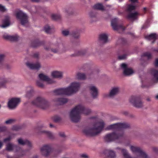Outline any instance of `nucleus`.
Returning <instances> with one entry per match:
<instances>
[{
  "label": "nucleus",
  "instance_id": "nucleus-1",
  "mask_svg": "<svg viewBox=\"0 0 158 158\" xmlns=\"http://www.w3.org/2000/svg\"><path fill=\"white\" fill-rule=\"evenodd\" d=\"M129 127V124L126 123H118L109 126L108 127V129L114 130L116 131L106 135L104 138L105 141L110 142L114 140H121L124 136V133L122 130Z\"/></svg>",
  "mask_w": 158,
  "mask_h": 158
},
{
  "label": "nucleus",
  "instance_id": "nucleus-2",
  "mask_svg": "<svg viewBox=\"0 0 158 158\" xmlns=\"http://www.w3.org/2000/svg\"><path fill=\"white\" fill-rule=\"evenodd\" d=\"M91 112L90 109L85 108L83 105L79 104L71 110L69 113V116L73 122L77 123L81 119V114L88 115Z\"/></svg>",
  "mask_w": 158,
  "mask_h": 158
},
{
  "label": "nucleus",
  "instance_id": "nucleus-3",
  "mask_svg": "<svg viewBox=\"0 0 158 158\" xmlns=\"http://www.w3.org/2000/svg\"><path fill=\"white\" fill-rule=\"evenodd\" d=\"M80 87V83L74 82L67 88L58 89L54 90L53 92L55 95H70L77 92Z\"/></svg>",
  "mask_w": 158,
  "mask_h": 158
},
{
  "label": "nucleus",
  "instance_id": "nucleus-4",
  "mask_svg": "<svg viewBox=\"0 0 158 158\" xmlns=\"http://www.w3.org/2000/svg\"><path fill=\"white\" fill-rule=\"evenodd\" d=\"M104 123L103 121L97 123L94 127L90 128L87 127L84 128L83 132L86 135L94 136L100 132L104 126Z\"/></svg>",
  "mask_w": 158,
  "mask_h": 158
},
{
  "label": "nucleus",
  "instance_id": "nucleus-5",
  "mask_svg": "<svg viewBox=\"0 0 158 158\" xmlns=\"http://www.w3.org/2000/svg\"><path fill=\"white\" fill-rule=\"evenodd\" d=\"M130 149L132 152L136 155V157L135 158H147L148 157L146 154L139 147L131 146L130 147ZM121 151L124 158H132L126 150L122 149Z\"/></svg>",
  "mask_w": 158,
  "mask_h": 158
},
{
  "label": "nucleus",
  "instance_id": "nucleus-6",
  "mask_svg": "<svg viewBox=\"0 0 158 158\" xmlns=\"http://www.w3.org/2000/svg\"><path fill=\"white\" fill-rule=\"evenodd\" d=\"M34 106L43 109L47 108L49 106V102L44 98L38 97L32 102Z\"/></svg>",
  "mask_w": 158,
  "mask_h": 158
},
{
  "label": "nucleus",
  "instance_id": "nucleus-7",
  "mask_svg": "<svg viewBox=\"0 0 158 158\" xmlns=\"http://www.w3.org/2000/svg\"><path fill=\"white\" fill-rule=\"evenodd\" d=\"M16 16L17 18L20 20L23 26L27 27L29 25L28 17L26 13H23L21 10H19L17 12Z\"/></svg>",
  "mask_w": 158,
  "mask_h": 158
},
{
  "label": "nucleus",
  "instance_id": "nucleus-8",
  "mask_svg": "<svg viewBox=\"0 0 158 158\" xmlns=\"http://www.w3.org/2000/svg\"><path fill=\"white\" fill-rule=\"evenodd\" d=\"M111 25L114 30L118 31L119 32L123 31L125 29V28L123 26L118 25V20L117 18H115L112 20Z\"/></svg>",
  "mask_w": 158,
  "mask_h": 158
},
{
  "label": "nucleus",
  "instance_id": "nucleus-9",
  "mask_svg": "<svg viewBox=\"0 0 158 158\" xmlns=\"http://www.w3.org/2000/svg\"><path fill=\"white\" fill-rule=\"evenodd\" d=\"M130 102L137 108H139L143 106V103L140 98L138 97H132L130 99Z\"/></svg>",
  "mask_w": 158,
  "mask_h": 158
},
{
  "label": "nucleus",
  "instance_id": "nucleus-10",
  "mask_svg": "<svg viewBox=\"0 0 158 158\" xmlns=\"http://www.w3.org/2000/svg\"><path fill=\"white\" fill-rule=\"evenodd\" d=\"M20 102V100L19 98H12L8 102V106L10 109H14L16 107Z\"/></svg>",
  "mask_w": 158,
  "mask_h": 158
},
{
  "label": "nucleus",
  "instance_id": "nucleus-11",
  "mask_svg": "<svg viewBox=\"0 0 158 158\" xmlns=\"http://www.w3.org/2000/svg\"><path fill=\"white\" fill-rule=\"evenodd\" d=\"M121 67L123 69V74L125 76H129L134 73L133 71L131 69L127 68V65L125 63L121 64Z\"/></svg>",
  "mask_w": 158,
  "mask_h": 158
},
{
  "label": "nucleus",
  "instance_id": "nucleus-12",
  "mask_svg": "<svg viewBox=\"0 0 158 158\" xmlns=\"http://www.w3.org/2000/svg\"><path fill=\"white\" fill-rule=\"evenodd\" d=\"M40 151L43 155L47 156L51 152V149L49 145H44L41 148Z\"/></svg>",
  "mask_w": 158,
  "mask_h": 158
},
{
  "label": "nucleus",
  "instance_id": "nucleus-13",
  "mask_svg": "<svg viewBox=\"0 0 158 158\" xmlns=\"http://www.w3.org/2000/svg\"><path fill=\"white\" fill-rule=\"evenodd\" d=\"M26 65L29 69L33 70H38L41 67V64L38 62H37L35 63H33L28 62L26 63Z\"/></svg>",
  "mask_w": 158,
  "mask_h": 158
},
{
  "label": "nucleus",
  "instance_id": "nucleus-14",
  "mask_svg": "<svg viewBox=\"0 0 158 158\" xmlns=\"http://www.w3.org/2000/svg\"><path fill=\"white\" fill-rule=\"evenodd\" d=\"M90 93L93 98H96L98 94V90L97 88L92 85L89 86Z\"/></svg>",
  "mask_w": 158,
  "mask_h": 158
},
{
  "label": "nucleus",
  "instance_id": "nucleus-15",
  "mask_svg": "<svg viewBox=\"0 0 158 158\" xmlns=\"http://www.w3.org/2000/svg\"><path fill=\"white\" fill-rule=\"evenodd\" d=\"M38 76L40 80L42 81H45L48 84H52L54 82V81L50 79L48 76L43 73L40 74Z\"/></svg>",
  "mask_w": 158,
  "mask_h": 158
},
{
  "label": "nucleus",
  "instance_id": "nucleus-16",
  "mask_svg": "<svg viewBox=\"0 0 158 158\" xmlns=\"http://www.w3.org/2000/svg\"><path fill=\"white\" fill-rule=\"evenodd\" d=\"M52 51L54 53H61L66 51L65 47L63 44H60L59 45L58 48L57 49H52Z\"/></svg>",
  "mask_w": 158,
  "mask_h": 158
},
{
  "label": "nucleus",
  "instance_id": "nucleus-17",
  "mask_svg": "<svg viewBox=\"0 0 158 158\" xmlns=\"http://www.w3.org/2000/svg\"><path fill=\"white\" fill-rule=\"evenodd\" d=\"M19 148L17 146L9 143L6 145V149L9 151H11L15 149L16 151H18Z\"/></svg>",
  "mask_w": 158,
  "mask_h": 158
},
{
  "label": "nucleus",
  "instance_id": "nucleus-18",
  "mask_svg": "<svg viewBox=\"0 0 158 158\" xmlns=\"http://www.w3.org/2000/svg\"><path fill=\"white\" fill-rule=\"evenodd\" d=\"M4 39L10 40L11 41H15L18 40V37L17 35H10L5 34L3 35Z\"/></svg>",
  "mask_w": 158,
  "mask_h": 158
},
{
  "label": "nucleus",
  "instance_id": "nucleus-19",
  "mask_svg": "<svg viewBox=\"0 0 158 158\" xmlns=\"http://www.w3.org/2000/svg\"><path fill=\"white\" fill-rule=\"evenodd\" d=\"M119 89L118 87H114L111 90L109 97L110 98L113 97L114 95L118 94L119 91Z\"/></svg>",
  "mask_w": 158,
  "mask_h": 158
},
{
  "label": "nucleus",
  "instance_id": "nucleus-20",
  "mask_svg": "<svg viewBox=\"0 0 158 158\" xmlns=\"http://www.w3.org/2000/svg\"><path fill=\"white\" fill-rule=\"evenodd\" d=\"M3 24L0 26L2 28H6L10 25V19L8 16L5 17V19L2 21Z\"/></svg>",
  "mask_w": 158,
  "mask_h": 158
},
{
  "label": "nucleus",
  "instance_id": "nucleus-21",
  "mask_svg": "<svg viewBox=\"0 0 158 158\" xmlns=\"http://www.w3.org/2000/svg\"><path fill=\"white\" fill-rule=\"evenodd\" d=\"M9 82L8 79L4 77H0V88L6 87V84Z\"/></svg>",
  "mask_w": 158,
  "mask_h": 158
},
{
  "label": "nucleus",
  "instance_id": "nucleus-22",
  "mask_svg": "<svg viewBox=\"0 0 158 158\" xmlns=\"http://www.w3.org/2000/svg\"><path fill=\"white\" fill-rule=\"evenodd\" d=\"M152 75L153 76L152 80L154 83L158 82V70L153 69L152 71Z\"/></svg>",
  "mask_w": 158,
  "mask_h": 158
},
{
  "label": "nucleus",
  "instance_id": "nucleus-23",
  "mask_svg": "<svg viewBox=\"0 0 158 158\" xmlns=\"http://www.w3.org/2000/svg\"><path fill=\"white\" fill-rule=\"evenodd\" d=\"M19 143L22 145H27L28 147H31L32 145L31 143L28 140H23L22 139H19L18 140Z\"/></svg>",
  "mask_w": 158,
  "mask_h": 158
},
{
  "label": "nucleus",
  "instance_id": "nucleus-24",
  "mask_svg": "<svg viewBox=\"0 0 158 158\" xmlns=\"http://www.w3.org/2000/svg\"><path fill=\"white\" fill-rule=\"evenodd\" d=\"M138 15L139 13L137 12H135L134 13H131L127 15V18L128 19L132 20H135L137 18Z\"/></svg>",
  "mask_w": 158,
  "mask_h": 158
},
{
  "label": "nucleus",
  "instance_id": "nucleus-25",
  "mask_svg": "<svg viewBox=\"0 0 158 158\" xmlns=\"http://www.w3.org/2000/svg\"><path fill=\"white\" fill-rule=\"evenodd\" d=\"M108 36L106 34H101L99 36V39L101 43H106L107 41Z\"/></svg>",
  "mask_w": 158,
  "mask_h": 158
},
{
  "label": "nucleus",
  "instance_id": "nucleus-26",
  "mask_svg": "<svg viewBox=\"0 0 158 158\" xmlns=\"http://www.w3.org/2000/svg\"><path fill=\"white\" fill-rule=\"evenodd\" d=\"M157 36L156 35V34L155 33H152L149 35L145 36V38L148 40H153V41L152 43H153L154 41L157 38Z\"/></svg>",
  "mask_w": 158,
  "mask_h": 158
},
{
  "label": "nucleus",
  "instance_id": "nucleus-27",
  "mask_svg": "<svg viewBox=\"0 0 158 158\" xmlns=\"http://www.w3.org/2000/svg\"><path fill=\"white\" fill-rule=\"evenodd\" d=\"M54 101L60 105H62L67 102L68 100L66 98H60L55 99Z\"/></svg>",
  "mask_w": 158,
  "mask_h": 158
},
{
  "label": "nucleus",
  "instance_id": "nucleus-28",
  "mask_svg": "<svg viewBox=\"0 0 158 158\" xmlns=\"http://www.w3.org/2000/svg\"><path fill=\"white\" fill-rule=\"evenodd\" d=\"M52 76L54 78H61L62 77V73L59 71H54L52 73Z\"/></svg>",
  "mask_w": 158,
  "mask_h": 158
},
{
  "label": "nucleus",
  "instance_id": "nucleus-29",
  "mask_svg": "<svg viewBox=\"0 0 158 158\" xmlns=\"http://www.w3.org/2000/svg\"><path fill=\"white\" fill-rule=\"evenodd\" d=\"M43 44V42H40L38 40H36L32 42L31 46L33 48H36L42 45Z\"/></svg>",
  "mask_w": 158,
  "mask_h": 158
},
{
  "label": "nucleus",
  "instance_id": "nucleus-30",
  "mask_svg": "<svg viewBox=\"0 0 158 158\" xmlns=\"http://www.w3.org/2000/svg\"><path fill=\"white\" fill-rule=\"evenodd\" d=\"M77 77L80 80H85L86 79V76L85 73H78L77 74Z\"/></svg>",
  "mask_w": 158,
  "mask_h": 158
},
{
  "label": "nucleus",
  "instance_id": "nucleus-31",
  "mask_svg": "<svg viewBox=\"0 0 158 158\" xmlns=\"http://www.w3.org/2000/svg\"><path fill=\"white\" fill-rule=\"evenodd\" d=\"M93 8L95 9L99 10H103L104 7L101 4L98 3L95 5L93 6Z\"/></svg>",
  "mask_w": 158,
  "mask_h": 158
},
{
  "label": "nucleus",
  "instance_id": "nucleus-32",
  "mask_svg": "<svg viewBox=\"0 0 158 158\" xmlns=\"http://www.w3.org/2000/svg\"><path fill=\"white\" fill-rule=\"evenodd\" d=\"M28 88L29 89V90L27 91L26 93V96L28 98L32 95L34 93V90L31 87H29Z\"/></svg>",
  "mask_w": 158,
  "mask_h": 158
},
{
  "label": "nucleus",
  "instance_id": "nucleus-33",
  "mask_svg": "<svg viewBox=\"0 0 158 158\" xmlns=\"http://www.w3.org/2000/svg\"><path fill=\"white\" fill-rule=\"evenodd\" d=\"M106 152L108 153V156L111 158H114L116 156L115 153L112 150H107Z\"/></svg>",
  "mask_w": 158,
  "mask_h": 158
},
{
  "label": "nucleus",
  "instance_id": "nucleus-34",
  "mask_svg": "<svg viewBox=\"0 0 158 158\" xmlns=\"http://www.w3.org/2000/svg\"><path fill=\"white\" fill-rule=\"evenodd\" d=\"M146 57L148 59H150L151 58L152 56L150 53L149 52H147L143 53L142 56V57Z\"/></svg>",
  "mask_w": 158,
  "mask_h": 158
},
{
  "label": "nucleus",
  "instance_id": "nucleus-35",
  "mask_svg": "<svg viewBox=\"0 0 158 158\" xmlns=\"http://www.w3.org/2000/svg\"><path fill=\"white\" fill-rule=\"evenodd\" d=\"M135 6L132 4L129 5L127 7V11L129 12H131L132 10L135 9Z\"/></svg>",
  "mask_w": 158,
  "mask_h": 158
},
{
  "label": "nucleus",
  "instance_id": "nucleus-36",
  "mask_svg": "<svg viewBox=\"0 0 158 158\" xmlns=\"http://www.w3.org/2000/svg\"><path fill=\"white\" fill-rule=\"evenodd\" d=\"M42 132L45 133L46 135L50 138L52 139L53 138V134L50 132L47 131H43Z\"/></svg>",
  "mask_w": 158,
  "mask_h": 158
},
{
  "label": "nucleus",
  "instance_id": "nucleus-37",
  "mask_svg": "<svg viewBox=\"0 0 158 158\" xmlns=\"http://www.w3.org/2000/svg\"><path fill=\"white\" fill-rule=\"evenodd\" d=\"M44 30L46 33L49 34L51 33L52 29L48 26L47 25L44 27Z\"/></svg>",
  "mask_w": 158,
  "mask_h": 158
},
{
  "label": "nucleus",
  "instance_id": "nucleus-38",
  "mask_svg": "<svg viewBox=\"0 0 158 158\" xmlns=\"http://www.w3.org/2000/svg\"><path fill=\"white\" fill-rule=\"evenodd\" d=\"M86 52L85 49H83L80 50L77 52V54H76V56L82 55L84 54Z\"/></svg>",
  "mask_w": 158,
  "mask_h": 158
},
{
  "label": "nucleus",
  "instance_id": "nucleus-39",
  "mask_svg": "<svg viewBox=\"0 0 158 158\" xmlns=\"http://www.w3.org/2000/svg\"><path fill=\"white\" fill-rule=\"evenodd\" d=\"M51 18L53 19L56 20L60 18V16L59 15L53 14L51 15Z\"/></svg>",
  "mask_w": 158,
  "mask_h": 158
},
{
  "label": "nucleus",
  "instance_id": "nucleus-40",
  "mask_svg": "<svg viewBox=\"0 0 158 158\" xmlns=\"http://www.w3.org/2000/svg\"><path fill=\"white\" fill-rule=\"evenodd\" d=\"M37 85L41 88H43L44 87V85L42 81H40V80L37 81L36 82Z\"/></svg>",
  "mask_w": 158,
  "mask_h": 158
},
{
  "label": "nucleus",
  "instance_id": "nucleus-41",
  "mask_svg": "<svg viewBox=\"0 0 158 158\" xmlns=\"http://www.w3.org/2000/svg\"><path fill=\"white\" fill-rule=\"evenodd\" d=\"M15 121L14 119H10L5 121V123L7 124H10L13 123Z\"/></svg>",
  "mask_w": 158,
  "mask_h": 158
},
{
  "label": "nucleus",
  "instance_id": "nucleus-42",
  "mask_svg": "<svg viewBox=\"0 0 158 158\" xmlns=\"http://www.w3.org/2000/svg\"><path fill=\"white\" fill-rule=\"evenodd\" d=\"M126 55L123 54L122 55L119 56L118 57V58L119 60H122L125 59L126 58Z\"/></svg>",
  "mask_w": 158,
  "mask_h": 158
},
{
  "label": "nucleus",
  "instance_id": "nucleus-43",
  "mask_svg": "<svg viewBox=\"0 0 158 158\" xmlns=\"http://www.w3.org/2000/svg\"><path fill=\"white\" fill-rule=\"evenodd\" d=\"M62 34L64 36H66L69 34V32L68 30H64L62 31Z\"/></svg>",
  "mask_w": 158,
  "mask_h": 158
},
{
  "label": "nucleus",
  "instance_id": "nucleus-44",
  "mask_svg": "<svg viewBox=\"0 0 158 158\" xmlns=\"http://www.w3.org/2000/svg\"><path fill=\"white\" fill-rule=\"evenodd\" d=\"M5 55L0 54V64L1 63L5 58Z\"/></svg>",
  "mask_w": 158,
  "mask_h": 158
},
{
  "label": "nucleus",
  "instance_id": "nucleus-45",
  "mask_svg": "<svg viewBox=\"0 0 158 158\" xmlns=\"http://www.w3.org/2000/svg\"><path fill=\"white\" fill-rule=\"evenodd\" d=\"M6 128L5 127L0 126V132H3L6 130Z\"/></svg>",
  "mask_w": 158,
  "mask_h": 158
},
{
  "label": "nucleus",
  "instance_id": "nucleus-46",
  "mask_svg": "<svg viewBox=\"0 0 158 158\" xmlns=\"http://www.w3.org/2000/svg\"><path fill=\"white\" fill-rule=\"evenodd\" d=\"M96 15V14L93 12H91L89 13V16L91 18L95 17Z\"/></svg>",
  "mask_w": 158,
  "mask_h": 158
},
{
  "label": "nucleus",
  "instance_id": "nucleus-47",
  "mask_svg": "<svg viewBox=\"0 0 158 158\" xmlns=\"http://www.w3.org/2000/svg\"><path fill=\"white\" fill-rule=\"evenodd\" d=\"M80 157L82 158H88V156L85 153H83L81 154L80 155Z\"/></svg>",
  "mask_w": 158,
  "mask_h": 158
},
{
  "label": "nucleus",
  "instance_id": "nucleus-48",
  "mask_svg": "<svg viewBox=\"0 0 158 158\" xmlns=\"http://www.w3.org/2000/svg\"><path fill=\"white\" fill-rule=\"evenodd\" d=\"M6 10V9L5 7L0 4V10L2 11H5Z\"/></svg>",
  "mask_w": 158,
  "mask_h": 158
},
{
  "label": "nucleus",
  "instance_id": "nucleus-49",
  "mask_svg": "<svg viewBox=\"0 0 158 158\" xmlns=\"http://www.w3.org/2000/svg\"><path fill=\"white\" fill-rule=\"evenodd\" d=\"M11 139V138L10 137H9L5 139L3 141L4 142H9L10 141V139Z\"/></svg>",
  "mask_w": 158,
  "mask_h": 158
},
{
  "label": "nucleus",
  "instance_id": "nucleus-50",
  "mask_svg": "<svg viewBox=\"0 0 158 158\" xmlns=\"http://www.w3.org/2000/svg\"><path fill=\"white\" fill-rule=\"evenodd\" d=\"M73 37L75 38H78L79 36V34L77 33V34H76V35L75 33H74L73 34Z\"/></svg>",
  "mask_w": 158,
  "mask_h": 158
},
{
  "label": "nucleus",
  "instance_id": "nucleus-51",
  "mask_svg": "<svg viewBox=\"0 0 158 158\" xmlns=\"http://www.w3.org/2000/svg\"><path fill=\"white\" fill-rule=\"evenodd\" d=\"M60 120V118L59 117H56L54 119V121L56 122H58Z\"/></svg>",
  "mask_w": 158,
  "mask_h": 158
},
{
  "label": "nucleus",
  "instance_id": "nucleus-52",
  "mask_svg": "<svg viewBox=\"0 0 158 158\" xmlns=\"http://www.w3.org/2000/svg\"><path fill=\"white\" fill-rule=\"evenodd\" d=\"M59 135L61 137H65V134L63 132H60L59 133Z\"/></svg>",
  "mask_w": 158,
  "mask_h": 158
},
{
  "label": "nucleus",
  "instance_id": "nucleus-53",
  "mask_svg": "<svg viewBox=\"0 0 158 158\" xmlns=\"http://www.w3.org/2000/svg\"><path fill=\"white\" fill-rule=\"evenodd\" d=\"M39 56V54L38 53H35V54H34L33 55V57L35 58H38Z\"/></svg>",
  "mask_w": 158,
  "mask_h": 158
},
{
  "label": "nucleus",
  "instance_id": "nucleus-54",
  "mask_svg": "<svg viewBox=\"0 0 158 158\" xmlns=\"http://www.w3.org/2000/svg\"><path fill=\"white\" fill-rule=\"evenodd\" d=\"M36 8L39 10H44V8L40 7V6H37L36 7Z\"/></svg>",
  "mask_w": 158,
  "mask_h": 158
},
{
  "label": "nucleus",
  "instance_id": "nucleus-55",
  "mask_svg": "<svg viewBox=\"0 0 158 158\" xmlns=\"http://www.w3.org/2000/svg\"><path fill=\"white\" fill-rule=\"evenodd\" d=\"M155 65L156 67H158V58L156 59L155 62Z\"/></svg>",
  "mask_w": 158,
  "mask_h": 158
},
{
  "label": "nucleus",
  "instance_id": "nucleus-56",
  "mask_svg": "<svg viewBox=\"0 0 158 158\" xmlns=\"http://www.w3.org/2000/svg\"><path fill=\"white\" fill-rule=\"evenodd\" d=\"M153 85V84H151L149 85H147L146 86H143V85H142V87H148L151 86H152Z\"/></svg>",
  "mask_w": 158,
  "mask_h": 158
},
{
  "label": "nucleus",
  "instance_id": "nucleus-57",
  "mask_svg": "<svg viewBox=\"0 0 158 158\" xmlns=\"http://www.w3.org/2000/svg\"><path fill=\"white\" fill-rule=\"evenodd\" d=\"M42 0H31V1L33 2H40Z\"/></svg>",
  "mask_w": 158,
  "mask_h": 158
},
{
  "label": "nucleus",
  "instance_id": "nucleus-58",
  "mask_svg": "<svg viewBox=\"0 0 158 158\" xmlns=\"http://www.w3.org/2000/svg\"><path fill=\"white\" fill-rule=\"evenodd\" d=\"M2 143L0 141V148H1L2 146Z\"/></svg>",
  "mask_w": 158,
  "mask_h": 158
},
{
  "label": "nucleus",
  "instance_id": "nucleus-59",
  "mask_svg": "<svg viewBox=\"0 0 158 158\" xmlns=\"http://www.w3.org/2000/svg\"><path fill=\"white\" fill-rule=\"evenodd\" d=\"M131 2H136L138 0H130Z\"/></svg>",
  "mask_w": 158,
  "mask_h": 158
},
{
  "label": "nucleus",
  "instance_id": "nucleus-60",
  "mask_svg": "<svg viewBox=\"0 0 158 158\" xmlns=\"http://www.w3.org/2000/svg\"><path fill=\"white\" fill-rule=\"evenodd\" d=\"M50 127H54V126H53V125H52V124H50Z\"/></svg>",
  "mask_w": 158,
  "mask_h": 158
},
{
  "label": "nucleus",
  "instance_id": "nucleus-61",
  "mask_svg": "<svg viewBox=\"0 0 158 158\" xmlns=\"http://www.w3.org/2000/svg\"><path fill=\"white\" fill-rule=\"evenodd\" d=\"M6 157L7 158H12L11 157L8 155Z\"/></svg>",
  "mask_w": 158,
  "mask_h": 158
},
{
  "label": "nucleus",
  "instance_id": "nucleus-62",
  "mask_svg": "<svg viewBox=\"0 0 158 158\" xmlns=\"http://www.w3.org/2000/svg\"><path fill=\"white\" fill-rule=\"evenodd\" d=\"M16 127H14L13 128V129H14V130H17V128H15Z\"/></svg>",
  "mask_w": 158,
  "mask_h": 158
},
{
  "label": "nucleus",
  "instance_id": "nucleus-63",
  "mask_svg": "<svg viewBox=\"0 0 158 158\" xmlns=\"http://www.w3.org/2000/svg\"><path fill=\"white\" fill-rule=\"evenodd\" d=\"M155 98L156 99H158V95L155 96Z\"/></svg>",
  "mask_w": 158,
  "mask_h": 158
},
{
  "label": "nucleus",
  "instance_id": "nucleus-64",
  "mask_svg": "<svg viewBox=\"0 0 158 158\" xmlns=\"http://www.w3.org/2000/svg\"><path fill=\"white\" fill-rule=\"evenodd\" d=\"M33 158H37V156H34Z\"/></svg>",
  "mask_w": 158,
  "mask_h": 158
}]
</instances>
